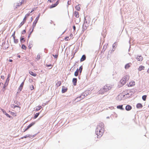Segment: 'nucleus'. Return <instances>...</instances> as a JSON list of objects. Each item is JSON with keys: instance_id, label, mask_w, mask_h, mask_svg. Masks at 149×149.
<instances>
[{"instance_id": "1", "label": "nucleus", "mask_w": 149, "mask_h": 149, "mask_svg": "<svg viewBox=\"0 0 149 149\" xmlns=\"http://www.w3.org/2000/svg\"><path fill=\"white\" fill-rule=\"evenodd\" d=\"M112 88V86L110 84H107L104 86L103 88H101L98 91L99 94H103L105 93L110 90Z\"/></svg>"}, {"instance_id": "2", "label": "nucleus", "mask_w": 149, "mask_h": 149, "mask_svg": "<svg viewBox=\"0 0 149 149\" xmlns=\"http://www.w3.org/2000/svg\"><path fill=\"white\" fill-rule=\"evenodd\" d=\"M104 127L103 125L100 124L97 126L96 133L97 137H100L102 136L104 131Z\"/></svg>"}, {"instance_id": "3", "label": "nucleus", "mask_w": 149, "mask_h": 149, "mask_svg": "<svg viewBox=\"0 0 149 149\" xmlns=\"http://www.w3.org/2000/svg\"><path fill=\"white\" fill-rule=\"evenodd\" d=\"M130 76L127 74L124 75L120 80V86H123L126 83L127 81L129 80Z\"/></svg>"}, {"instance_id": "4", "label": "nucleus", "mask_w": 149, "mask_h": 149, "mask_svg": "<svg viewBox=\"0 0 149 149\" xmlns=\"http://www.w3.org/2000/svg\"><path fill=\"white\" fill-rule=\"evenodd\" d=\"M83 69V67L81 66L79 69H77L74 73V75L75 76H77L78 75V72H79L80 74H81Z\"/></svg>"}, {"instance_id": "5", "label": "nucleus", "mask_w": 149, "mask_h": 149, "mask_svg": "<svg viewBox=\"0 0 149 149\" xmlns=\"http://www.w3.org/2000/svg\"><path fill=\"white\" fill-rule=\"evenodd\" d=\"M17 103H16L17 105H18L16 108V109H15L14 111L15 112H19L20 111V110L21 109V107L19 106V104H20V103L18 102H17Z\"/></svg>"}, {"instance_id": "6", "label": "nucleus", "mask_w": 149, "mask_h": 149, "mask_svg": "<svg viewBox=\"0 0 149 149\" xmlns=\"http://www.w3.org/2000/svg\"><path fill=\"white\" fill-rule=\"evenodd\" d=\"M22 4V3L21 2L19 3H15L14 5V8H17L20 6H21Z\"/></svg>"}, {"instance_id": "7", "label": "nucleus", "mask_w": 149, "mask_h": 149, "mask_svg": "<svg viewBox=\"0 0 149 149\" xmlns=\"http://www.w3.org/2000/svg\"><path fill=\"white\" fill-rule=\"evenodd\" d=\"M35 123V122H32L29 125L27 126V127L26 128L24 131V132H25L27 130L29 129L30 127H31Z\"/></svg>"}, {"instance_id": "8", "label": "nucleus", "mask_w": 149, "mask_h": 149, "mask_svg": "<svg viewBox=\"0 0 149 149\" xmlns=\"http://www.w3.org/2000/svg\"><path fill=\"white\" fill-rule=\"evenodd\" d=\"M135 82L134 81H131L127 84L128 87H132L135 85Z\"/></svg>"}, {"instance_id": "9", "label": "nucleus", "mask_w": 149, "mask_h": 149, "mask_svg": "<svg viewBox=\"0 0 149 149\" xmlns=\"http://www.w3.org/2000/svg\"><path fill=\"white\" fill-rule=\"evenodd\" d=\"M59 2L58 1H57L54 4H52L49 7L50 8H52L56 6L58 4Z\"/></svg>"}, {"instance_id": "10", "label": "nucleus", "mask_w": 149, "mask_h": 149, "mask_svg": "<svg viewBox=\"0 0 149 149\" xmlns=\"http://www.w3.org/2000/svg\"><path fill=\"white\" fill-rule=\"evenodd\" d=\"M74 15L76 18H78L79 17V13L77 11H74Z\"/></svg>"}, {"instance_id": "11", "label": "nucleus", "mask_w": 149, "mask_h": 149, "mask_svg": "<svg viewBox=\"0 0 149 149\" xmlns=\"http://www.w3.org/2000/svg\"><path fill=\"white\" fill-rule=\"evenodd\" d=\"M37 22H37V21H36L35 20H34V21L33 22V25H32V26H33V28L32 29L31 31L30 32V34H31L32 33V32L33 31V28L36 26V24Z\"/></svg>"}, {"instance_id": "12", "label": "nucleus", "mask_w": 149, "mask_h": 149, "mask_svg": "<svg viewBox=\"0 0 149 149\" xmlns=\"http://www.w3.org/2000/svg\"><path fill=\"white\" fill-rule=\"evenodd\" d=\"M29 73L33 77H36L37 75V74L36 73L32 71H29Z\"/></svg>"}, {"instance_id": "13", "label": "nucleus", "mask_w": 149, "mask_h": 149, "mask_svg": "<svg viewBox=\"0 0 149 149\" xmlns=\"http://www.w3.org/2000/svg\"><path fill=\"white\" fill-rule=\"evenodd\" d=\"M132 109V107L130 105H127L125 107L126 110L128 111H130Z\"/></svg>"}, {"instance_id": "14", "label": "nucleus", "mask_w": 149, "mask_h": 149, "mask_svg": "<svg viewBox=\"0 0 149 149\" xmlns=\"http://www.w3.org/2000/svg\"><path fill=\"white\" fill-rule=\"evenodd\" d=\"M86 96V95H85L84 93H83L80 96H79L78 97H77V98H80V100H81L84 99L85 97Z\"/></svg>"}, {"instance_id": "15", "label": "nucleus", "mask_w": 149, "mask_h": 149, "mask_svg": "<svg viewBox=\"0 0 149 149\" xmlns=\"http://www.w3.org/2000/svg\"><path fill=\"white\" fill-rule=\"evenodd\" d=\"M77 79V78H74L72 79V82L74 86L76 85Z\"/></svg>"}, {"instance_id": "16", "label": "nucleus", "mask_w": 149, "mask_h": 149, "mask_svg": "<svg viewBox=\"0 0 149 149\" xmlns=\"http://www.w3.org/2000/svg\"><path fill=\"white\" fill-rule=\"evenodd\" d=\"M30 15L29 14H27L25 15V17H24L23 21L25 22H26V19L27 17H28Z\"/></svg>"}, {"instance_id": "17", "label": "nucleus", "mask_w": 149, "mask_h": 149, "mask_svg": "<svg viewBox=\"0 0 149 149\" xmlns=\"http://www.w3.org/2000/svg\"><path fill=\"white\" fill-rule=\"evenodd\" d=\"M137 60L139 61H141L143 60V57L141 56H138L136 58Z\"/></svg>"}, {"instance_id": "18", "label": "nucleus", "mask_w": 149, "mask_h": 149, "mask_svg": "<svg viewBox=\"0 0 149 149\" xmlns=\"http://www.w3.org/2000/svg\"><path fill=\"white\" fill-rule=\"evenodd\" d=\"M132 64L131 63H128L126 64L125 66V69H128L129 68L131 65Z\"/></svg>"}, {"instance_id": "19", "label": "nucleus", "mask_w": 149, "mask_h": 149, "mask_svg": "<svg viewBox=\"0 0 149 149\" xmlns=\"http://www.w3.org/2000/svg\"><path fill=\"white\" fill-rule=\"evenodd\" d=\"M86 59V56L85 55H83L80 59L81 62H82L84 61Z\"/></svg>"}, {"instance_id": "20", "label": "nucleus", "mask_w": 149, "mask_h": 149, "mask_svg": "<svg viewBox=\"0 0 149 149\" xmlns=\"http://www.w3.org/2000/svg\"><path fill=\"white\" fill-rule=\"evenodd\" d=\"M24 85V82H23L21 84L19 87V89L21 91L23 88V86Z\"/></svg>"}, {"instance_id": "21", "label": "nucleus", "mask_w": 149, "mask_h": 149, "mask_svg": "<svg viewBox=\"0 0 149 149\" xmlns=\"http://www.w3.org/2000/svg\"><path fill=\"white\" fill-rule=\"evenodd\" d=\"M41 108L42 107L41 106H38L36 107L35 110L36 111H38V110L41 109Z\"/></svg>"}, {"instance_id": "22", "label": "nucleus", "mask_w": 149, "mask_h": 149, "mask_svg": "<svg viewBox=\"0 0 149 149\" xmlns=\"http://www.w3.org/2000/svg\"><path fill=\"white\" fill-rule=\"evenodd\" d=\"M2 111H3V112L6 115V116L9 118H10L11 117V116H10L9 114L7 113L6 111H3V110H2Z\"/></svg>"}, {"instance_id": "23", "label": "nucleus", "mask_w": 149, "mask_h": 149, "mask_svg": "<svg viewBox=\"0 0 149 149\" xmlns=\"http://www.w3.org/2000/svg\"><path fill=\"white\" fill-rule=\"evenodd\" d=\"M75 8L77 10H80V5L79 4L77 6H76L75 7Z\"/></svg>"}, {"instance_id": "24", "label": "nucleus", "mask_w": 149, "mask_h": 149, "mask_svg": "<svg viewBox=\"0 0 149 149\" xmlns=\"http://www.w3.org/2000/svg\"><path fill=\"white\" fill-rule=\"evenodd\" d=\"M40 113H36L34 115L33 117L34 119H36L39 115Z\"/></svg>"}, {"instance_id": "25", "label": "nucleus", "mask_w": 149, "mask_h": 149, "mask_svg": "<svg viewBox=\"0 0 149 149\" xmlns=\"http://www.w3.org/2000/svg\"><path fill=\"white\" fill-rule=\"evenodd\" d=\"M33 43L32 42H29V45L28 46V47L29 49H31L32 47L33 46Z\"/></svg>"}, {"instance_id": "26", "label": "nucleus", "mask_w": 149, "mask_h": 149, "mask_svg": "<svg viewBox=\"0 0 149 149\" xmlns=\"http://www.w3.org/2000/svg\"><path fill=\"white\" fill-rule=\"evenodd\" d=\"M142 107V105L141 104L138 103L136 105V107L138 108H141Z\"/></svg>"}, {"instance_id": "27", "label": "nucleus", "mask_w": 149, "mask_h": 149, "mask_svg": "<svg viewBox=\"0 0 149 149\" xmlns=\"http://www.w3.org/2000/svg\"><path fill=\"white\" fill-rule=\"evenodd\" d=\"M18 105H15V104H11V107L13 108L14 109H15L17 106Z\"/></svg>"}, {"instance_id": "28", "label": "nucleus", "mask_w": 149, "mask_h": 149, "mask_svg": "<svg viewBox=\"0 0 149 149\" xmlns=\"http://www.w3.org/2000/svg\"><path fill=\"white\" fill-rule=\"evenodd\" d=\"M144 68V67L143 66H139L138 69L139 71H141L142 70H143Z\"/></svg>"}, {"instance_id": "29", "label": "nucleus", "mask_w": 149, "mask_h": 149, "mask_svg": "<svg viewBox=\"0 0 149 149\" xmlns=\"http://www.w3.org/2000/svg\"><path fill=\"white\" fill-rule=\"evenodd\" d=\"M9 112L10 113L11 115L13 116H16V112H14L10 111H9Z\"/></svg>"}, {"instance_id": "30", "label": "nucleus", "mask_w": 149, "mask_h": 149, "mask_svg": "<svg viewBox=\"0 0 149 149\" xmlns=\"http://www.w3.org/2000/svg\"><path fill=\"white\" fill-rule=\"evenodd\" d=\"M123 106L122 105H118L117 106V108L118 109H120L121 110H123Z\"/></svg>"}, {"instance_id": "31", "label": "nucleus", "mask_w": 149, "mask_h": 149, "mask_svg": "<svg viewBox=\"0 0 149 149\" xmlns=\"http://www.w3.org/2000/svg\"><path fill=\"white\" fill-rule=\"evenodd\" d=\"M25 22L22 21L21 22V23L19 25V27L20 28L25 23Z\"/></svg>"}, {"instance_id": "32", "label": "nucleus", "mask_w": 149, "mask_h": 149, "mask_svg": "<svg viewBox=\"0 0 149 149\" xmlns=\"http://www.w3.org/2000/svg\"><path fill=\"white\" fill-rule=\"evenodd\" d=\"M67 90V89L66 88H63L62 90V93H64L66 92Z\"/></svg>"}, {"instance_id": "33", "label": "nucleus", "mask_w": 149, "mask_h": 149, "mask_svg": "<svg viewBox=\"0 0 149 149\" xmlns=\"http://www.w3.org/2000/svg\"><path fill=\"white\" fill-rule=\"evenodd\" d=\"M22 48L23 49L26 50V47L25 45L23 44L22 46Z\"/></svg>"}, {"instance_id": "34", "label": "nucleus", "mask_w": 149, "mask_h": 149, "mask_svg": "<svg viewBox=\"0 0 149 149\" xmlns=\"http://www.w3.org/2000/svg\"><path fill=\"white\" fill-rule=\"evenodd\" d=\"M29 136V135H26L25 136H24L23 137H22L21 138V139H22L24 138H26L27 137H28Z\"/></svg>"}, {"instance_id": "35", "label": "nucleus", "mask_w": 149, "mask_h": 149, "mask_svg": "<svg viewBox=\"0 0 149 149\" xmlns=\"http://www.w3.org/2000/svg\"><path fill=\"white\" fill-rule=\"evenodd\" d=\"M40 14H39V15L38 16V17H37L35 19V20L38 22L39 19V17H40Z\"/></svg>"}, {"instance_id": "36", "label": "nucleus", "mask_w": 149, "mask_h": 149, "mask_svg": "<svg viewBox=\"0 0 149 149\" xmlns=\"http://www.w3.org/2000/svg\"><path fill=\"white\" fill-rule=\"evenodd\" d=\"M146 97H147V96L146 95H143L142 96V99H143V100L145 101L146 100Z\"/></svg>"}, {"instance_id": "37", "label": "nucleus", "mask_w": 149, "mask_h": 149, "mask_svg": "<svg viewBox=\"0 0 149 149\" xmlns=\"http://www.w3.org/2000/svg\"><path fill=\"white\" fill-rule=\"evenodd\" d=\"M64 40L65 41H69L70 40V39L69 38V37H66L65 38Z\"/></svg>"}, {"instance_id": "38", "label": "nucleus", "mask_w": 149, "mask_h": 149, "mask_svg": "<svg viewBox=\"0 0 149 149\" xmlns=\"http://www.w3.org/2000/svg\"><path fill=\"white\" fill-rule=\"evenodd\" d=\"M14 42L15 43H17L18 42V40L17 39H15H15H14Z\"/></svg>"}, {"instance_id": "39", "label": "nucleus", "mask_w": 149, "mask_h": 149, "mask_svg": "<svg viewBox=\"0 0 149 149\" xmlns=\"http://www.w3.org/2000/svg\"><path fill=\"white\" fill-rule=\"evenodd\" d=\"M57 84L59 86H60L61 84V82L60 81H58L57 83Z\"/></svg>"}, {"instance_id": "40", "label": "nucleus", "mask_w": 149, "mask_h": 149, "mask_svg": "<svg viewBox=\"0 0 149 149\" xmlns=\"http://www.w3.org/2000/svg\"><path fill=\"white\" fill-rule=\"evenodd\" d=\"M58 54H56L55 55L53 54V56L56 58H58Z\"/></svg>"}, {"instance_id": "41", "label": "nucleus", "mask_w": 149, "mask_h": 149, "mask_svg": "<svg viewBox=\"0 0 149 149\" xmlns=\"http://www.w3.org/2000/svg\"><path fill=\"white\" fill-rule=\"evenodd\" d=\"M15 31L14 32L13 34V35H12V36L13 37L14 39H15Z\"/></svg>"}, {"instance_id": "42", "label": "nucleus", "mask_w": 149, "mask_h": 149, "mask_svg": "<svg viewBox=\"0 0 149 149\" xmlns=\"http://www.w3.org/2000/svg\"><path fill=\"white\" fill-rule=\"evenodd\" d=\"M20 40H21V42H22V41H23L24 42L25 41V39L24 38H22Z\"/></svg>"}, {"instance_id": "43", "label": "nucleus", "mask_w": 149, "mask_h": 149, "mask_svg": "<svg viewBox=\"0 0 149 149\" xmlns=\"http://www.w3.org/2000/svg\"><path fill=\"white\" fill-rule=\"evenodd\" d=\"M46 66L47 67H49V66H51V68H52V67L53 66L51 65V64H50V65H46Z\"/></svg>"}, {"instance_id": "44", "label": "nucleus", "mask_w": 149, "mask_h": 149, "mask_svg": "<svg viewBox=\"0 0 149 149\" xmlns=\"http://www.w3.org/2000/svg\"><path fill=\"white\" fill-rule=\"evenodd\" d=\"M26 33V31L25 30H23L22 31V34H24L25 33Z\"/></svg>"}, {"instance_id": "45", "label": "nucleus", "mask_w": 149, "mask_h": 149, "mask_svg": "<svg viewBox=\"0 0 149 149\" xmlns=\"http://www.w3.org/2000/svg\"><path fill=\"white\" fill-rule=\"evenodd\" d=\"M31 90H32L34 89V86L33 85H32L30 87Z\"/></svg>"}, {"instance_id": "46", "label": "nucleus", "mask_w": 149, "mask_h": 149, "mask_svg": "<svg viewBox=\"0 0 149 149\" xmlns=\"http://www.w3.org/2000/svg\"><path fill=\"white\" fill-rule=\"evenodd\" d=\"M56 1V0H48V1H49L50 2H53L54 1Z\"/></svg>"}, {"instance_id": "47", "label": "nucleus", "mask_w": 149, "mask_h": 149, "mask_svg": "<svg viewBox=\"0 0 149 149\" xmlns=\"http://www.w3.org/2000/svg\"><path fill=\"white\" fill-rule=\"evenodd\" d=\"M1 79H4V76L1 75Z\"/></svg>"}, {"instance_id": "48", "label": "nucleus", "mask_w": 149, "mask_h": 149, "mask_svg": "<svg viewBox=\"0 0 149 149\" xmlns=\"http://www.w3.org/2000/svg\"><path fill=\"white\" fill-rule=\"evenodd\" d=\"M73 28L74 31H75L76 30V27L75 26H73Z\"/></svg>"}, {"instance_id": "49", "label": "nucleus", "mask_w": 149, "mask_h": 149, "mask_svg": "<svg viewBox=\"0 0 149 149\" xmlns=\"http://www.w3.org/2000/svg\"><path fill=\"white\" fill-rule=\"evenodd\" d=\"M10 77V74H8V75L7 78H9Z\"/></svg>"}, {"instance_id": "50", "label": "nucleus", "mask_w": 149, "mask_h": 149, "mask_svg": "<svg viewBox=\"0 0 149 149\" xmlns=\"http://www.w3.org/2000/svg\"><path fill=\"white\" fill-rule=\"evenodd\" d=\"M9 80H10L9 78H7L6 79V81H9Z\"/></svg>"}, {"instance_id": "51", "label": "nucleus", "mask_w": 149, "mask_h": 149, "mask_svg": "<svg viewBox=\"0 0 149 149\" xmlns=\"http://www.w3.org/2000/svg\"><path fill=\"white\" fill-rule=\"evenodd\" d=\"M5 87H6V86H5V84H4L3 86V88H5Z\"/></svg>"}, {"instance_id": "52", "label": "nucleus", "mask_w": 149, "mask_h": 149, "mask_svg": "<svg viewBox=\"0 0 149 149\" xmlns=\"http://www.w3.org/2000/svg\"><path fill=\"white\" fill-rule=\"evenodd\" d=\"M9 61L10 62H12L13 60L12 59H9Z\"/></svg>"}, {"instance_id": "53", "label": "nucleus", "mask_w": 149, "mask_h": 149, "mask_svg": "<svg viewBox=\"0 0 149 149\" xmlns=\"http://www.w3.org/2000/svg\"><path fill=\"white\" fill-rule=\"evenodd\" d=\"M116 45V44L115 43H114V44H113V47H115V45Z\"/></svg>"}, {"instance_id": "54", "label": "nucleus", "mask_w": 149, "mask_h": 149, "mask_svg": "<svg viewBox=\"0 0 149 149\" xmlns=\"http://www.w3.org/2000/svg\"><path fill=\"white\" fill-rule=\"evenodd\" d=\"M33 11V10L32 11H31V12H30V13H32Z\"/></svg>"}, {"instance_id": "55", "label": "nucleus", "mask_w": 149, "mask_h": 149, "mask_svg": "<svg viewBox=\"0 0 149 149\" xmlns=\"http://www.w3.org/2000/svg\"><path fill=\"white\" fill-rule=\"evenodd\" d=\"M18 57H19V58H20V56H18Z\"/></svg>"}, {"instance_id": "56", "label": "nucleus", "mask_w": 149, "mask_h": 149, "mask_svg": "<svg viewBox=\"0 0 149 149\" xmlns=\"http://www.w3.org/2000/svg\"><path fill=\"white\" fill-rule=\"evenodd\" d=\"M38 57H39V58H40V55L39 56H38Z\"/></svg>"}, {"instance_id": "57", "label": "nucleus", "mask_w": 149, "mask_h": 149, "mask_svg": "<svg viewBox=\"0 0 149 149\" xmlns=\"http://www.w3.org/2000/svg\"><path fill=\"white\" fill-rule=\"evenodd\" d=\"M32 19H33V18H32V17L31 19V20H32Z\"/></svg>"}]
</instances>
